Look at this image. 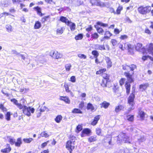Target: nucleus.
<instances>
[{"instance_id":"f257e3e1","label":"nucleus","mask_w":153,"mask_h":153,"mask_svg":"<svg viewBox=\"0 0 153 153\" xmlns=\"http://www.w3.org/2000/svg\"><path fill=\"white\" fill-rule=\"evenodd\" d=\"M117 139V142L118 143H131L130 139V137L126 136L125 134L123 133H120L118 136Z\"/></svg>"},{"instance_id":"f03ea898","label":"nucleus","mask_w":153,"mask_h":153,"mask_svg":"<svg viewBox=\"0 0 153 153\" xmlns=\"http://www.w3.org/2000/svg\"><path fill=\"white\" fill-rule=\"evenodd\" d=\"M22 109L23 113L28 117L31 115V113H34L35 111V109L31 107H27L25 105H23V108Z\"/></svg>"},{"instance_id":"7ed1b4c3","label":"nucleus","mask_w":153,"mask_h":153,"mask_svg":"<svg viewBox=\"0 0 153 153\" xmlns=\"http://www.w3.org/2000/svg\"><path fill=\"white\" fill-rule=\"evenodd\" d=\"M151 10V7L149 6L144 7L141 6L138 9V11L140 14H146L149 13Z\"/></svg>"},{"instance_id":"20e7f679","label":"nucleus","mask_w":153,"mask_h":153,"mask_svg":"<svg viewBox=\"0 0 153 153\" xmlns=\"http://www.w3.org/2000/svg\"><path fill=\"white\" fill-rule=\"evenodd\" d=\"M134 95L133 94H131L129 97L128 98V102L129 105L131 106V107L128 108V110L131 111L134 109L133 107L135 103L134 102Z\"/></svg>"},{"instance_id":"39448f33","label":"nucleus","mask_w":153,"mask_h":153,"mask_svg":"<svg viewBox=\"0 0 153 153\" xmlns=\"http://www.w3.org/2000/svg\"><path fill=\"white\" fill-rule=\"evenodd\" d=\"M94 0H91L90 1L92 5H96L101 7H104L106 6L105 3L101 1L100 0H96V2H94Z\"/></svg>"},{"instance_id":"423d86ee","label":"nucleus","mask_w":153,"mask_h":153,"mask_svg":"<svg viewBox=\"0 0 153 153\" xmlns=\"http://www.w3.org/2000/svg\"><path fill=\"white\" fill-rule=\"evenodd\" d=\"M123 69L124 70L128 71L130 70L133 71L134 69L136 68V66L134 64H132L129 66L127 65H123L122 66Z\"/></svg>"},{"instance_id":"0eeeda50","label":"nucleus","mask_w":153,"mask_h":153,"mask_svg":"<svg viewBox=\"0 0 153 153\" xmlns=\"http://www.w3.org/2000/svg\"><path fill=\"white\" fill-rule=\"evenodd\" d=\"M146 53L151 54L153 56V44L150 43L146 45Z\"/></svg>"},{"instance_id":"6e6552de","label":"nucleus","mask_w":153,"mask_h":153,"mask_svg":"<svg viewBox=\"0 0 153 153\" xmlns=\"http://www.w3.org/2000/svg\"><path fill=\"white\" fill-rule=\"evenodd\" d=\"M123 49H124V50L126 49H127L130 54L133 53V47L130 44L128 43H125Z\"/></svg>"},{"instance_id":"1a4fd4ad","label":"nucleus","mask_w":153,"mask_h":153,"mask_svg":"<svg viewBox=\"0 0 153 153\" xmlns=\"http://www.w3.org/2000/svg\"><path fill=\"white\" fill-rule=\"evenodd\" d=\"M91 133V130L90 129L85 128L82 131L81 136L82 137H84L86 136H89Z\"/></svg>"},{"instance_id":"9d476101","label":"nucleus","mask_w":153,"mask_h":153,"mask_svg":"<svg viewBox=\"0 0 153 153\" xmlns=\"http://www.w3.org/2000/svg\"><path fill=\"white\" fill-rule=\"evenodd\" d=\"M133 74V72L131 74L129 71L125 72L124 73V75L127 77L128 81L130 82H133V79L132 78V76Z\"/></svg>"},{"instance_id":"9b49d317","label":"nucleus","mask_w":153,"mask_h":153,"mask_svg":"<svg viewBox=\"0 0 153 153\" xmlns=\"http://www.w3.org/2000/svg\"><path fill=\"white\" fill-rule=\"evenodd\" d=\"M135 49L137 51L143 53H144L145 51V49L142 47V44L140 43H138L135 46Z\"/></svg>"},{"instance_id":"f8f14e48","label":"nucleus","mask_w":153,"mask_h":153,"mask_svg":"<svg viewBox=\"0 0 153 153\" xmlns=\"http://www.w3.org/2000/svg\"><path fill=\"white\" fill-rule=\"evenodd\" d=\"M66 148L68 150L70 149H74L75 147L74 142L72 143L71 141L69 140L68 141L66 145Z\"/></svg>"},{"instance_id":"ddd939ff","label":"nucleus","mask_w":153,"mask_h":153,"mask_svg":"<svg viewBox=\"0 0 153 153\" xmlns=\"http://www.w3.org/2000/svg\"><path fill=\"white\" fill-rule=\"evenodd\" d=\"M93 48L95 50H105V49L104 45L95 44L93 46Z\"/></svg>"},{"instance_id":"4468645a","label":"nucleus","mask_w":153,"mask_h":153,"mask_svg":"<svg viewBox=\"0 0 153 153\" xmlns=\"http://www.w3.org/2000/svg\"><path fill=\"white\" fill-rule=\"evenodd\" d=\"M11 101L13 102V103L16 105L17 107L20 109H22L23 108V105L20 103L18 102V101L15 99H11Z\"/></svg>"},{"instance_id":"2eb2a0df","label":"nucleus","mask_w":153,"mask_h":153,"mask_svg":"<svg viewBox=\"0 0 153 153\" xmlns=\"http://www.w3.org/2000/svg\"><path fill=\"white\" fill-rule=\"evenodd\" d=\"M149 86V85L148 83L143 84L140 85L139 88L140 90L142 91L146 90Z\"/></svg>"},{"instance_id":"dca6fc26","label":"nucleus","mask_w":153,"mask_h":153,"mask_svg":"<svg viewBox=\"0 0 153 153\" xmlns=\"http://www.w3.org/2000/svg\"><path fill=\"white\" fill-rule=\"evenodd\" d=\"M105 60L107 64L108 68H110L112 66V62L110 59L107 57H106L105 58Z\"/></svg>"},{"instance_id":"f3484780","label":"nucleus","mask_w":153,"mask_h":153,"mask_svg":"<svg viewBox=\"0 0 153 153\" xmlns=\"http://www.w3.org/2000/svg\"><path fill=\"white\" fill-rule=\"evenodd\" d=\"M11 150V148L10 147L9 144H7V148L3 149L1 150V152L3 153H8Z\"/></svg>"},{"instance_id":"a211bd4d","label":"nucleus","mask_w":153,"mask_h":153,"mask_svg":"<svg viewBox=\"0 0 153 153\" xmlns=\"http://www.w3.org/2000/svg\"><path fill=\"white\" fill-rule=\"evenodd\" d=\"M68 22L69 23L67 25L70 27V29L71 30H74L75 29L76 27L75 24L70 21Z\"/></svg>"},{"instance_id":"6ab92c4d","label":"nucleus","mask_w":153,"mask_h":153,"mask_svg":"<svg viewBox=\"0 0 153 153\" xmlns=\"http://www.w3.org/2000/svg\"><path fill=\"white\" fill-rule=\"evenodd\" d=\"M60 20L62 22L65 23L67 25L69 23L68 22H70V21H69L68 19L63 16H62L60 17Z\"/></svg>"},{"instance_id":"aec40b11","label":"nucleus","mask_w":153,"mask_h":153,"mask_svg":"<svg viewBox=\"0 0 153 153\" xmlns=\"http://www.w3.org/2000/svg\"><path fill=\"white\" fill-rule=\"evenodd\" d=\"M60 100L64 101L66 103L68 104H69L70 103V100L68 97H61L60 98Z\"/></svg>"},{"instance_id":"412c9836","label":"nucleus","mask_w":153,"mask_h":153,"mask_svg":"<svg viewBox=\"0 0 153 153\" xmlns=\"http://www.w3.org/2000/svg\"><path fill=\"white\" fill-rule=\"evenodd\" d=\"M65 29L64 27H60L57 29L56 30V33L57 34L60 35L62 34Z\"/></svg>"},{"instance_id":"4be33fe9","label":"nucleus","mask_w":153,"mask_h":153,"mask_svg":"<svg viewBox=\"0 0 153 153\" xmlns=\"http://www.w3.org/2000/svg\"><path fill=\"white\" fill-rule=\"evenodd\" d=\"M63 55L62 53H58L57 51L55 52V53L54 58L56 59H60L62 57Z\"/></svg>"},{"instance_id":"5701e85b","label":"nucleus","mask_w":153,"mask_h":153,"mask_svg":"<svg viewBox=\"0 0 153 153\" xmlns=\"http://www.w3.org/2000/svg\"><path fill=\"white\" fill-rule=\"evenodd\" d=\"M101 105V107H104L105 108H107L110 105V103L106 101H104L103 102L100 104Z\"/></svg>"},{"instance_id":"b1692460","label":"nucleus","mask_w":153,"mask_h":153,"mask_svg":"<svg viewBox=\"0 0 153 153\" xmlns=\"http://www.w3.org/2000/svg\"><path fill=\"white\" fill-rule=\"evenodd\" d=\"M125 87L126 89V92L127 94L130 93V85L128 82H127L125 84Z\"/></svg>"},{"instance_id":"393cba45","label":"nucleus","mask_w":153,"mask_h":153,"mask_svg":"<svg viewBox=\"0 0 153 153\" xmlns=\"http://www.w3.org/2000/svg\"><path fill=\"white\" fill-rule=\"evenodd\" d=\"M124 107L122 105H118L117 106H116L115 109V111L116 112H118L120 111L121 110L123 109L124 108Z\"/></svg>"},{"instance_id":"a878e982","label":"nucleus","mask_w":153,"mask_h":153,"mask_svg":"<svg viewBox=\"0 0 153 153\" xmlns=\"http://www.w3.org/2000/svg\"><path fill=\"white\" fill-rule=\"evenodd\" d=\"M41 25L40 22L39 21H37L35 22L34 26V28L35 29H39L41 27Z\"/></svg>"},{"instance_id":"bb28decb","label":"nucleus","mask_w":153,"mask_h":153,"mask_svg":"<svg viewBox=\"0 0 153 153\" xmlns=\"http://www.w3.org/2000/svg\"><path fill=\"white\" fill-rule=\"evenodd\" d=\"M97 136H94L90 137L88 139V141L90 142H92L96 141Z\"/></svg>"},{"instance_id":"cd10ccee","label":"nucleus","mask_w":153,"mask_h":153,"mask_svg":"<svg viewBox=\"0 0 153 153\" xmlns=\"http://www.w3.org/2000/svg\"><path fill=\"white\" fill-rule=\"evenodd\" d=\"M108 80L106 79H102L101 83V85L103 87H106V84Z\"/></svg>"},{"instance_id":"c85d7f7f","label":"nucleus","mask_w":153,"mask_h":153,"mask_svg":"<svg viewBox=\"0 0 153 153\" xmlns=\"http://www.w3.org/2000/svg\"><path fill=\"white\" fill-rule=\"evenodd\" d=\"M72 112L73 113L82 114V111L80 109L78 108H74L72 111Z\"/></svg>"},{"instance_id":"c756f323","label":"nucleus","mask_w":153,"mask_h":153,"mask_svg":"<svg viewBox=\"0 0 153 153\" xmlns=\"http://www.w3.org/2000/svg\"><path fill=\"white\" fill-rule=\"evenodd\" d=\"M146 139L144 136H140L137 139V141L139 143L143 142Z\"/></svg>"},{"instance_id":"7c9ffc66","label":"nucleus","mask_w":153,"mask_h":153,"mask_svg":"<svg viewBox=\"0 0 153 153\" xmlns=\"http://www.w3.org/2000/svg\"><path fill=\"white\" fill-rule=\"evenodd\" d=\"M6 28L8 32H10L13 31V29L12 26L10 25H7L6 26Z\"/></svg>"},{"instance_id":"2f4dec72","label":"nucleus","mask_w":153,"mask_h":153,"mask_svg":"<svg viewBox=\"0 0 153 153\" xmlns=\"http://www.w3.org/2000/svg\"><path fill=\"white\" fill-rule=\"evenodd\" d=\"M62 117L61 115H58L55 119V121L57 123H59L62 119Z\"/></svg>"},{"instance_id":"473e14b6","label":"nucleus","mask_w":153,"mask_h":153,"mask_svg":"<svg viewBox=\"0 0 153 153\" xmlns=\"http://www.w3.org/2000/svg\"><path fill=\"white\" fill-rule=\"evenodd\" d=\"M105 35H106V36H105L103 38V39L105 38H109V37L112 35V34L109 31H107L105 32Z\"/></svg>"},{"instance_id":"72a5a7b5","label":"nucleus","mask_w":153,"mask_h":153,"mask_svg":"<svg viewBox=\"0 0 153 153\" xmlns=\"http://www.w3.org/2000/svg\"><path fill=\"white\" fill-rule=\"evenodd\" d=\"M92 54L94 56L95 58H97L99 55L98 51L96 50L92 51Z\"/></svg>"},{"instance_id":"f704fd0d","label":"nucleus","mask_w":153,"mask_h":153,"mask_svg":"<svg viewBox=\"0 0 153 153\" xmlns=\"http://www.w3.org/2000/svg\"><path fill=\"white\" fill-rule=\"evenodd\" d=\"M96 134L98 135H102L101 129L99 128H97L96 129Z\"/></svg>"},{"instance_id":"c9c22d12","label":"nucleus","mask_w":153,"mask_h":153,"mask_svg":"<svg viewBox=\"0 0 153 153\" xmlns=\"http://www.w3.org/2000/svg\"><path fill=\"white\" fill-rule=\"evenodd\" d=\"M71 65L70 64H67L65 65V68L66 71H70Z\"/></svg>"},{"instance_id":"e433bc0d","label":"nucleus","mask_w":153,"mask_h":153,"mask_svg":"<svg viewBox=\"0 0 153 153\" xmlns=\"http://www.w3.org/2000/svg\"><path fill=\"white\" fill-rule=\"evenodd\" d=\"M118 87L117 85L114 84L112 89L114 92L116 93L118 91Z\"/></svg>"},{"instance_id":"4c0bfd02","label":"nucleus","mask_w":153,"mask_h":153,"mask_svg":"<svg viewBox=\"0 0 153 153\" xmlns=\"http://www.w3.org/2000/svg\"><path fill=\"white\" fill-rule=\"evenodd\" d=\"M33 140V139L31 138L23 139V141L27 143H29Z\"/></svg>"},{"instance_id":"58836bf2","label":"nucleus","mask_w":153,"mask_h":153,"mask_svg":"<svg viewBox=\"0 0 153 153\" xmlns=\"http://www.w3.org/2000/svg\"><path fill=\"white\" fill-rule=\"evenodd\" d=\"M91 36V38L92 39L91 40H92L93 39H97L99 37V35L97 33H96L92 34Z\"/></svg>"},{"instance_id":"ea45409f","label":"nucleus","mask_w":153,"mask_h":153,"mask_svg":"<svg viewBox=\"0 0 153 153\" xmlns=\"http://www.w3.org/2000/svg\"><path fill=\"white\" fill-rule=\"evenodd\" d=\"M95 27L97 29V32L100 34H102L103 30V29L101 27H97L96 25H95Z\"/></svg>"},{"instance_id":"a19ab883","label":"nucleus","mask_w":153,"mask_h":153,"mask_svg":"<svg viewBox=\"0 0 153 153\" xmlns=\"http://www.w3.org/2000/svg\"><path fill=\"white\" fill-rule=\"evenodd\" d=\"M40 135L42 137H44L45 138L47 137H49V135L45 131L42 132L40 134Z\"/></svg>"},{"instance_id":"79ce46f5","label":"nucleus","mask_w":153,"mask_h":153,"mask_svg":"<svg viewBox=\"0 0 153 153\" xmlns=\"http://www.w3.org/2000/svg\"><path fill=\"white\" fill-rule=\"evenodd\" d=\"M83 37V35L82 34H80L75 37V39L76 40L81 39Z\"/></svg>"},{"instance_id":"37998d69","label":"nucleus","mask_w":153,"mask_h":153,"mask_svg":"<svg viewBox=\"0 0 153 153\" xmlns=\"http://www.w3.org/2000/svg\"><path fill=\"white\" fill-rule=\"evenodd\" d=\"M21 143V139L19 138L17 139V141L15 143V144L16 146H19Z\"/></svg>"},{"instance_id":"c03bdc74","label":"nucleus","mask_w":153,"mask_h":153,"mask_svg":"<svg viewBox=\"0 0 153 153\" xmlns=\"http://www.w3.org/2000/svg\"><path fill=\"white\" fill-rule=\"evenodd\" d=\"M127 119L129 121H132L134 120V116L132 115H129L127 116Z\"/></svg>"},{"instance_id":"a18cd8bd","label":"nucleus","mask_w":153,"mask_h":153,"mask_svg":"<svg viewBox=\"0 0 153 153\" xmlns=\"http://www.w3.org/2000/svg\"><path fill=\"white\" fill-rule=\"evenodd\" d=\"M83 3V1H80V0H77L75 4L76 6H78L80 5H82Z\"/></svg>"},{"instance_id":"49530a36","label":"nucleus","mask_w":153,"mask_h":153,"mask_svg":"<svg viewBox=\"0 0 153 153\" xmlns=\"http://www.w3.org/2000/svg\"><path fill=\"white\" fill-rule=\"evenodd\" d=\"M106 70L105 68H103V69H101L99 70L98 71H97L96 74H100L102 73L103 74V73L104 72H105L106 71Z\"/></svg>"},{"instance_id":"de8ad7c7","label":"nucleus","mask_w":153,"mask_h":153,"mask_svg":"<svg viewBox=\"0 0 153 153\" xmlns=\"http://www.w3.org/2000/svg\"><path fill=\"white\" fill-rule=\"evenodd\" d=\"M87 109H91V110H94V107L92 104L88 103V104Z\"/></svg>"},{"instance_id":"09e8293b","label":"nucleus","mask_w":153,"mask_h":153,"mask_svg":"<svg viewBox=\"0 0 153 153\" xmlns=\"http://www.w3.org/2000/svg\"><path fill=\"white\" fill-rule=\"evenodd\" d=\"M78 56L80 59L83 58L84 59H86L87 57L86 55L82 54H78Z\"/></svg>"},{"instance_id":"8fccbe9b","label":"nucleus","mask_w":153,"mask_h":153,"mask_svg":"<svg viewBox=\"0 0 153 153\" xmlns=\"http://www.w3.org/2000/svg\"><path fill=\"white\" fill-rule=\"evenodd\" d=\"M10 112H7L6 115V119L9 121L10 120Z\"/></svg>"},{"instance_id":"3c124183","label":"nucleus","mask_w":153,"mask_h":153,"mask_svg":"<svg viewBox=\"0 0 153 153\" xmlns=\"http://www.w3.org/2000/svg\"><path fill=\"white\" fill-rule=\"evenodd\" d=\"M12 53L13 54L15 55V56H19L20 53L16 51L13 50L11 51Z\"/></svg>"},{"instance_id":"603ef678","label":"nucleus","mask_w":153,"mask_h":153,"mask_svg":"<svg viewBox=\"0 0 153 153\" xmlns=\"http://www.w3.org/2000/svg\"><path fill=\"white\" fill-rule=\"evenodd\" d=\"M102 76L103 78V79H106L107 80H108L109 76L107 74L105 73H103L102 74Z\"/></svg>"},{"instance_id":"864d4df0","label":"nucleus","mask_w":153,"mask_h":153,"mask_svg":"<svg viewBox=\"0 0 153 153\" xmlns=\"http://www.w3.org/2000/svg\"><path fill=\"white\" fill-rule=\"evenodd\" d=\"M41 112H42V111H41V110L39 109H38L37 110L36 113L37 117H39L40 116L41 114Z\"/></svg>"},{"instance_id":"5fc2aeb1","label":"nucleus","mask_w":153,"mask_h":153,"mask_svg":"<svg viewBox=\"0 0 153 153\" xmlns=\"http://www.w3.org/2000/svg\"><path fill=\"white\" fill-rule=\"evenodd\" d=\"M6 15V16L10 15L13 16H14L13 15H11L9 13L6 12H4L2 13H1L0 14V16H1V17H2L4 15Z\"/></svg>"},{"instance_id":"6e6d98bb","label":"nucleus","mask_w":153,"mask_h":153,"mask_svg":"<svg viewBox=\"0 0 153 153\" xmlns=\"http://www.w3.org/2000/svg\"><path fill=\"white\" fill-rule=\"evenodd\" d=\"M97 25H100L101 26L104 27H107L108 25L107 24L103 23L102 22H97Z\"/></svg>"},{"instance_id":"4d7b16f0","label":"nucleus","mask_w":153,"mask_h":153,"mask_svg":"<svg viewBox=\"0 0 153 153\" xmlns=\"http://www.w3.org/2000/svg\"><path fill=\"white\" fill-rule=\"evenodd\" d=\"M123 9V7L121 6H119L117 10V14H120V11Z\"/></svg>"},{"instance_id":"13d9d810","label":"nucleus","mask_w":153,"mask_h":153,"mask_svg":"<svg viewBox=\"0 0 153 153\" xmlns=\"http://www.w3.org/2000/svg\"><path fill=\"white\" fill-rule=\"evenodd\" d=\"M0 109L2 110L3 111H7V108L4 106L2 104H0Z\"/></svg>"},{"instance_id":"bf43d9fd","label":"nucleus","mask_w":153,"mask_h":153,"mask_svg":"<svg viewBox=\"0 0 153 153\" xmlns=\"http://www.w3.org/2000/svg\"><path fill=\"white\" fill-rule=\"evenodd\" d=\"M39 109L41 110L42 112H44L45 111H48V108L45 106H43L42 108Z\"/></svg>"},{"instance_id":"052dcab7","label":"nucleus","mask_w":153,"mask_h":153,"mask_svg":"<svg viewBox=\"0 0 153 153\" xmlns=\"http://www.w3.org/2000/svg\"><path fill=\"white\" fill-rule=\"evenodd\" d=\"M82 129V126L81 125H79L76 127V130L78 132L80 131Z\"/></svg>"},{"instance_id":"680f3d73","label":"nucleus","mask_w":153,"mask_h":153,"mask_svg":"<svg viewBox=\"0 0 153 153\" xmlns=\"http://www.w3.org/2000/svg\"><path fill=\"white\" fill-rule=\"evenodd\" d=\"M84 106V102H81L79 105V108L80 109H82Z\"/></svg>"},{"instance_id":"e2e57ef3","label":"nucleus","mask_w":153,"mask_h":153,"mask_svg":"<svg viewBox=\"0 0 153 153\" xmlns=\"http://www.w3.org/2000/svg\"><path fill=\"white\" fill-rule=\"evenodd\" d=\"M125 79L124 78H122L120 81V83L121 85H122L124 83Z\"/></svg>"},{"instance_id":"0e129e2a","label":"nucleus","mask_w":153,"mask_h":153,"mask_svg":"<svg viewBox=\"0 0 153 153\" xmlns=\"http://www.w3.org/2000/svg\"><path fill=\"white\" fill-rule=\"evenodd\" d=\"M19 56H20L21 57L22 59L23 60L25 61L27 59V58H26V55H25L20 54Z\"/></svg>"},{"instance_id":"69168bd1","label":"nucleus","mask_w":153,"mask_h":153,"mask_svg":"<svg viewBox=\"0 0 153 153\" xmlns=\"http://www.w3.org/2000/svg\"><path fill=\"white\" fill-rule=\"evenodd\" d=\"M49 142V141H48L46 142L42 143L41 145L42 148H44L46 146Z\"/></svg>"},{"instance_id":"338daca9","label":"nucleus","mask_w":153,"mask_h":153,"mask_svg":"<svg viewBox=\"0 0 153 153\" xmlns=\"http://www.w3.org/2000/svg\"><path fill=\"white\" fill-rule=\"evenodd\" d=\"M139 115L140 117L142 118L144 117L145 115V113L143 111H141L139 112Z\"/></svg>"},{"instance_id":"774afa93","label":"nucleus","mask_w":153,"mask_h":153,"mask_svg":"<svg viewBox=\"0 0 153 153\" xmlns=\"http://www.w3.org/2000/svg\"><path fill=\"white\" fill-rule=\"evenodd\" d=\"M120 39L122 40L127 39L128 38V36L126 35H121L120 37Z\"/></svg>"}]
</instances>
